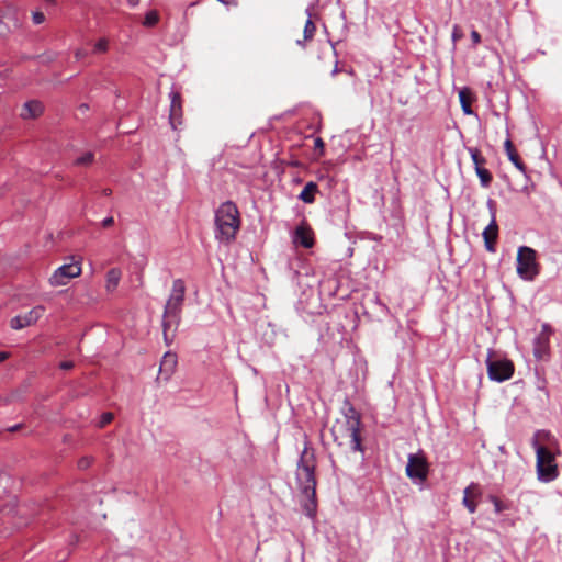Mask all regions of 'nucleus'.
Segmentation results:
<instances>
[{"label": "nucleus", "instance_id": "nucleus-1", "mask_svg": "<svg viewBox=\"0 0 562 562\" xmlns=\"http://www.w3.org/2000/svg\"><path fill=\"white\" fill-rule=\"evenodd\" d=\"M316 458L313 449H310L305 441L296 464L295 480L301 494L305 497L302 508L305 515L314 518L317 509L316 501Z\"/></svg>", "mask_w": 562, "mask_h": 562}, {"label": "nucleus", "instance_id": "nucleus-2", "mask_svg": "<svg viewBox=\"0 0 562 562\" xmlns=\"http://www.w3.org/2000/svg\"><path fill=\"white\" fill-rule=\"evenodd\" d=\"M341 414L345 417V422L342 424H339L337 422V424L334 425L331 428L334 441L338 446H342V439L345 437H348L350 438L351 450L355 452H362L363 448L361 443V417L348 398L344 401Z\"/></svg>", "mask_w": 562, "mask_h": 562}, {"label": "nucleus", "instance_id": "nucleus-3", "mask_svg": "<svg viewBox=\"0 0 562 562\" xmlns=\"http://www.w3.org/2000/svg\"><path fill=\"white\" fill-rule=\"evenodd\" d=\"M215 237L221 243H231L235 239L240 227L239 211L237 206L227 201L222 203L215 212Z\"/></svg>", "mask_w": 562, "mask_h": 562}, {"label": "nucleus", "instance_id": "nucleus-4", "mask_svg": "<svg viewBox=\"0 0 562 562\" xmlns=\"http://www.w3.org/2000/svg\"><path fill=\"white\" fill-rule=\"evenodd\" d=\"M531 446L537 457L538 480L544 483L554 481L559 475L558 467L554 463V454L541 443L531 442Z\"/></svg>", "mask_w": 562, "mask_h": 562}, {"label": "nucleus", "instance_id": "nucleus-5", "mask_svg": "<svg viewBox=\"0 0 562 562\" xmlns=\"http://www.w3.org/2000/svg\"><path fill=\"white\" fill-rule=\"evenodd\" d=\"M537 252L530 247L521 246L517 254V273L527 281H532L539 274L536 260Z\"/></svg>", "mask_w": 562, "mask_h": 562}, {"label": "nucleus", "instance_id": "nucleus-6", "mask_svg": "<svg viewBox=\"0 0 562 562\" xmlns=\"http://www.w3.org/2000/svg\"><path fill=\"white\" fill-rule=\"evenodd\" d=\"M406 475L415 483H423L427 480L429 467L424 454L409 453L406 464Z\"/></svg>", "mask_w": 562, "mask_h": 562}, {"label": "nucleus", "instance_id": "nucleus-7", "mask_svg": "<svg viewBox=\"0 0 562 562\" xmlns=\"http://www.w3.org/2000/svg\"><path fill=\"white\" fill-rule=\"evenodd\" d=\"M487 374L492 381L504 382L514 374V364L508 359H492L488 356L486 360Z\"/></svg>", "mask_w": 562, "mask_h": 562}, {"label": "nucleus", "instance_id": "nucleus-8", "mask_svg": "<svg viewBox=\"0 0 562 562\" xmlns=\"http://www.w3.org/2000/svg\"><path fill=\"white\" fill-rule=\"evenodd\" d=\"M81 267L78 262L65 263L57 268L49 278V283L53 286H60L67 284V282L80 276Z\"/></svg>", "mask_w": 562, "mask_h": 562}, {"label": "nucleus", "instance_id": "nucleus-9", "mask_svg": "<svg viewBox=\"0 0 562 562\" xmlns=\"http://www.w3.org/2000/svg\"><path fill=\"white\" fill-rule=\"evenodd\" d=\"M184 294H186V285L182 279H176L172 282V289L171 293L169 295V299L167 300V303L165 307H167L168 313L171 312L172 315L176 313H181L182 305L184 301Z\"/></svg>", "mask_w": 562, "mask_h": 562}, {"label": "nucleus", "instance_id": "nucleus-10", "mask_svg": "<svg viewBox=\"0 0 562 562\" xmlns=\"http://www.w3.org/2000/svg\"><path fill=\"white\" fill-rule=\"evenodd\" d=\"M181 313H176L175 315L168 313L167 307L164 310L162 315V334L164 340L166 345H171L175 338V333L180 324Z\"/></svg>", "mask_w": 562, "mask_h": 562}, {"label": "nucleus", "instance_id": "nucleus-11", "mask_svg": "<svg viewBox=\"0 0 562 562\" xmlns=\"http://www.w3.org/2000/svg\"><path fill=\"white\" fill-rule=\"evenodd\" d=\"M45 308L42 305L35 306L24 315L13 317L10 325L13 329H22L36 323L44 314Z\"/></svg>", "mask_w": 562, "mask_h": 562}, {"label": "nucleus", "instance_id": "nucleus-12", "mask_svg": "<svg viewBox=\"0 0 562 562\" xmlns=\"http://www.w3.org/2000/svg\"><path fill=\"white\" fill-rule=\"evenodd\" d=\"M177 355L173 352H166L160 361L158 379L168 381L177 367Z\"/></svg>", "mask_w": 562, "mask_h": 562}, {"label": "nucleus", "instance_id": "nucleus-13", "mask_svg": "<svg viewBox=\"0 0 562 562\" xmlns=\"http://www.w3.org/2000/svg\"><path fill=\"white\" fill-rule=\"evenodd\" d=\"M170 113H169V121L172 126V128L177 127V124L181 123V95L177 91H171L170 94Z\"/></svg>", "mask_w": 562, "mask_h": 562}, {"label": "nucleus", "instance_id": "nucleus-14", "mask_svg": "<svg viewBox=\"0 0 562 562\" xmlns=\"http://www.w3.org/2000/svg\"><path fill=\"white\" fill-rule=\"evenodd\" d=\"M498 236V225L496 223L495 213H492V220L490 224L483 231V238L485 243V248L487 251H495V243Z\"/></svg>", "mask_w": 562, "mask_h": 562}, {"label": "nucleus", "instance_id": "nucleus-15", "mask_svg": "<svg viewBox=\"0 0 562 562\" xmlns=\"http://www.w3.org/2000/svg\"><path fill=\"white\" fill-rule=\"evenodd\" d=\"M549 334L540 333L533 340V356L539 360L546 359L549 356Z\"/></svg>", "mask_w": 562, "mask_h": 562}, {"label": "nucleus", "instance_id": "nucleus-16", "mask_svg": "<svg viewBox=\"0 0 562 562\" xmlns=\"http://www.w3.org/2000/svg\"><path fill=\"white\" fill-rule=\"evenodd\" d=\"M43 111L44 105L42 104V102L37 100H31L23 104L21 117L24 120L36 119L43 113Z\"/></svg>", "mask_w": 562, "mask_h": 562}, {"label": "nucleus", "instance_id": "nucleus-17", "mask_svg": "<svg viewBox=\"0 0 562 562\" xmlns=\"http://www.w3.org/2000/svg\"><path fill=\"white\" fill-rule=\"evenodd\" d=\"M504 148H505V151L507 154V157L509 159L510 162H513V165L524 175H526L527 172V167L526 165L522 162V160L520 159V157L518 156V154L516 153L514 146H513V143L510 139H506L505 143H504Z\"/></svg>", "mask_w": 562, "mask_h": 562}, {"label": "nucleus", "instance_id": "nucleus-18", "mask_svg": "<svg viewBox=\"0 0 562 562\" xmlns=\"http://www.w3.org/2000/svg\"><path fill=\"white\" fill-rule=\"evenodd\" d=\"M293 239L295 244H299L304 248H311L314 243L311 231L304 226H297L295 228Z\"/></svg>", "mask_w": 562, "mask_h": 562}, {"label": "nucleus", "instance_id": "nucleus-19", "mask_svg": "<svg viewBox=\"0 0 562 562\" xmlns=\"http://www.w3.org/2000/svg\"><path fill=\"white\" fill-rule=\"evenodd\" d=\"M473 94L469 88L464 87L459 91V101L461 104V109L465 115L474 114L471 108V102L473 101Z\"/></svg>", "mask_w": 562, "mask_h": 562}, {"label": "nucleus", "instance_id": "nucleus-20", "mask_svg": "<svg viewBox=\"0 0 562 562\" xmlns=\"http://www.w3.org/2000/svg\"><path fill=\"white\" fill-rule=\"evenodd\" d=\"M318 191V186L310 181L305 184L304 189L301 191L299 199L304 203H313L315 201V193Z\"/></svg>", "mask_w": 562, "mask_h": 562}, {"label": "nucleus", "instance_id": "nucleus-21", "mask_svg": "<svg viewBox=\"0 0 562 562\" xmlns=\"http://www.w3.org/2000/svg\"><path fill=\"white\" fill-rule=\"evenodd\" d=\"M122 272L117 268H112L106 272V291L112 292L116 289L119 285V282L121 280Z\"/></svg>", "mask_w": 562, "mask_h": 562}, {"label": "nucleus", "instance_id": "nucleus-22", "mask_svg": "<svg viewBox=\"0 0 562 562\" xmlns=\"http://www.w3.org/2000/svg\"><path fill=\"white\" fill-rule=\"evenodd\" d=\"M475 173L480 179V183L483 188H488L493 180L492 173L483 167L475 168Z\"/></svg>", "mask_w": 562, "mask_h": 562}, {"label": "nucleus", "instance_id": "nucleus-23", "mask_svg": "<svg viewBox=\"0 0 562 562\" xmlns=\"http://www.w3.org/2000/svg\"><path fill=\"white\" fill-rule=\"evenodd\" d=\"M94 162V153L86 151L74 160V165L88 167Z\"/></svg>", "mask_w": 562, "mask_h": 562}, {"label": "nucleus", "instance_id": "nucleus-24", "mask_svg": "<svg viewBox=\"0 0 562 562\" xmlns=\"http://www.w3.org/2000/svg\"><path fill=\"white\" fill-rule=\"evenodd\" d=\"M474 486H475L474 484H471L468 487H465L464 492H463L464 496H463V499H462V504L467 507V509L470 513H475V510H476V503L470 498L471 488L474 487Z\"/></svg>", "mask_w": 562, "mask_h": 562}, {"label": "nucleus", "instance_id": "nucleus-25", "mask_svg": "<svg viewBox=\"0 0 562 562\" xmlns=\"http://www.w3.org/2000/svg\"><path fill=\"white\" fill-rule=\"evenodd\" d=\"M468 151L471 156V159L474 165V169L477 167H482L486 162V159L481 155L480 150L475 147H469Z\"/></svg>", "mask_w": 562, "mask_h": 562}, {"label": "nucleus", "instance_id": "nucleus-26", "mask_svg": "<svg viewBox=\"0 0 562 562\" xmlns=\"http://www.w3.org/2000/svg\"><path fill=\"white\" fill-rule=\"evenodd\" d=\"M553 440V437L548 430H537L532 437L531 442L540 443L541 441L550 443Z\"/></svg>", "mask_w": 562, "mask_h": 562}, {"label": "nucleus", "instance_id": "nucleus-27", "mask_svg": "<svg viewBox=\"0 0 562 562\" xmlns=\"http://www.w3.org/2000/svg\"><path fill=\"white\" fill-rule=\"evenodd\" d=\"M109 50V40L106 37L99 38L92 48V53L95 55L104 54Z\"/></svg>", "mask_w": 562, "mask_h": 562}, {"label": "nucleus", "instance_id": "nucleus-28", "mask_svg": "<svg viewBox=\"0 0 562 562\" xmlns=\"http://www.w3.org/2000/svg\"><path fill=\"white\" fill-rule=\"evenodd\" d=\"M315 32H316V26H315L314 22L311 19V14L308 13V19L305 22L304 32H303L304 41L312 40L314 37V35H315Z\"/></svg>", "mask_w": 562, "mask_h": 562}, {"label": "nucleus", "instance_id": "nucleus-29", "mask_svg": "<svg viewBox=\"0 0 562 562\" xmlns=\"http://www.w3.org/2000/svg\"><path fill=\"white\" fill-rule=\"evenodd\" d=\"M159 21V14L156 10L148 11L143 21L144 26L151 27Z\"/></svg>", "mask_w": 562, "mask_h": 562}, {"label": "nucleus", "instance_id": "nucleus-30", "mask_svg": "<svg viewBox=\"0 0 562 562\" xmlns=\"http://www.w3.org/2000/svg\"><path fill=\"white\" fill-rule=\"evenodd\" d=\"M113 419V414L112 413H103L101 415V418H100V422H99V426L100 427H104L105 425L110 424Z\"/></svg>", "mask_w": 562, "mask_h": 562}, {"label": "nucleus", "instance_id": "nucleus-31", "mask_svg": "<svg viewBox=\"0 0 562 562\" xmlns=\"http://www.w3.org/2000/svg\"><path fill=\"white\" fill-rule=\"evenodd\" d=\"M462 36L463 33L461 29L458 25H454L451 34L452 42L456 44L458 41L462 38Z\"/></svg>", "mask_w": 562, "mask_h": 562}, {"label": "nucleus", "instance_id": "nucleus-32", "mask_svg": "<svg viewBox=\"0 0 562 562\" xmlns=\"http://www.w3.org/2000/svg\"><path fill=\"white\" fill-rule=\"evenodd\" d=\"M92 463V459L90 457H83L78 461V468L81 470L88 469Z\"/></svg>", "mask_w": 562, "mask_h": 562}, {"label": "nucleus", "instance_id": "nucleus-33", "mask_svg": "<svg viewBox=\"0 0 562 562\" xmlns=\"http://www.w3.org/2000/svg\"><path fill=\"white\" fill-rule=\"evenodd\" d=\"M32 19L35 24H41L45 21V15L43 12L35 11L32 14Z\"/></svg>", "mask_w": 562, "mask_h": 562}, {"label": "nucleus", "instance_id": "nucleus-34", "mask_svg": "<svg viewBox=\"0 0 562 562\" xmlns=\"http://www.w3.org/2000/svg\"><path fill=\"white\" fill-rule=\"evenodd\" d=\"M88 50L83 49V48H78L75 50V58L76 60L80 61L82 59H85L87 56H88Z\"/></svg>", "mask_w": 562, "mask_h": 562}, {"label": "nucleus", "instance_id": "nucleus-35", "mask_svg": "<svg viewBox=\"0 0 562 562\" xmlns=\"http://www.w3.org/2000/svg\"><path fill=\"white\" fill-rule=\"evenodd\" d=\"M492 502L494 505L495 513L499 514L504 510V506L497 497H492Z\"/></svg>", "mask_w": 562, "mask_h": 562}, {"label": "nucleus", "instance_id": "nucleus-36", "mask_svg": "<svg viewBox=\"0 0 562 562\" xmlns=\"http://www.w3.org/2000/svg\"><path fill=\"white\" fill-rule=\"evenodd\" d=\"M324 146H325V144H324V142H323V139L321 137L315 138V140H314V148L315 149H319V155H323Z\"/></svg>", "mask_w": 562, "mask_h": 562}, {"label": "nucleus", "instance_id": "nucleus-37", "mask_svg": "<svg viewBox=\"0 0 562 562\" xmlns=\"http://www.w3.org/2000/svg\"><path fill=\"white\" fill-rule=\"evenodd\" d=\"M471 40L473 42L474 45H477L481 43V35L477 31L475 30H472L471 32Z\"/></svg>", "mask_w": 562, "mask_h": 562}, {"label": "nucleus", "instance_id": "nucleus-38", "mask_svg": "<svg viewBox=\"0 0 562 562\" xmlns=\"http://www.w3.org/2000/svg\"><path fill=\"white\" fill-rule=\"evenodd\" d=\"M101 224L104 228L110 227L114 224V218L112 216H108L102 221Z\"/></svg>", "mask_w": 562, "mask_h": 562}, {"label": "nucleus", "instance_id": "nucleus-39", "mask_svg": "<svg viewBox=\"0 0 562 562\" xmlns=\"http://www.w3.org/2000/svg\"><path fill=\"white\" fill-rule=\"evenodd\" d=\"M60 369L63 370H70L74 368V362L72 361H63L60 364H59Z\"/></svg>", "mask_w": 562, "mask_h": 562}, {"label": "nucleus", "instance_id": "nucleus-40", "mask_svg": "<svg viewBox=\"0 0 562 562\" xmlns=\"http://www.w3.org/2000/svg\"><path fill=\"white\" fill-rule=\"evenodd\" d=\"M541 333L549 334V336H550L552 333L551 327L548 324H543Z\"/></svg>", "mask_w": 562, "mask_h": 562}, {"label": "nucleus", "instance_id": "nucleus-41", "mask_svg": "<svg viewBox=\"0 0 562 562\" xmlns=\"http://www.w3.org/2000/svg\"><path fill=\"white\" fill-rule=\"evenodd\" d=\"M9 357V353L5 351H0V363L7 360Z\"/></svg>", "mask_w": 562, "mask_h": 562}, {"label": "nucleus", "instance_id": "nucleus-42", "mask_svg": "<svg viewBox=\"0 0 562 562\" xmlns=\"http://www.w3.org/2000/svg\"><path fill=\"white\" fill-rule=\"evenodd\" d=\"M127 3L131 8H135L138 5L139 0H127Z\"/></svg>", "mask_w": 562, "mask_h": 562}, {"label": "nucleus", "instance_id": "nucleus-43", "mask_svg": "<svg viewBox=\"0 0 562 562\" xmlns=\"http://www.w3.org/2000/svg\"><path fill=\"white\" fill-rule=\"evenodd\" d=\"M218 2L223 3V4H226V5H229L232 4L233 2H235V0H217Z\"/></svg>", "mask_w": 562, "mask_h": 562}, {"label": "nucleus", "instance_id": "nucleus-44", "mask_svg": "<svg viewBox=\"0 0 562 562\" xmlns=\"http://www.w3.org/2000/svg\"><path fill=\"white\" fill-rule=\"evenodd\" d=\"M111 193H112V190H111V189H104V190L102 191V194H103L104 196H109V195H111Z\"/></svg>", "mask_w": 562, "mask_h": 562}, {"label": "nucleus", "instance_id": "nucleus-45", "mask_svg": "<svg viewBox=\"0 0 562 562\" xmlns=\"http://www.w3.org/2000/svg\"><path fill=\"white\" fill-rule=\"evenodd\" d=\"M20 427H21L20 425H15V426H13V427L9 428V430H10V431H15V430H18Z\"/></svg>", "mask_w": 562, "mask_h": 562}, {"label": "nucleus", "instance_id": "nucleus-46", "mask_svg": "<svg viewBox=\"0 0 562 562\" xmlns=\"http://www.w3.org/2000/svg\"><path fill=\"white\" fill-rule=\"evenodd\" d=\"M337 72H338V67L336 65L335 68L333 69V71H331V75L335 76Z\"/></svg>", "mask_w": 562, "mask_h": 562}, {"label": "nucleus", "instance_id": "nucleus-47", "mask_svg": "<svg viewBox=\"0 0 562 562\" xmlns=\"http://www.w3.org/2000/svg\"><path fill=\"white\" fill-rule=\"evenodd\" d=\"M542 391H544V394L547 397H549V392L544 387H540Z\"/></svg>", "mask_w": 562, "mask_h": 562}, {"label": "nucleus", "instance_id": "nucleus-48", "mask_svg": "<svg viewBox=\"0 0 562 562\" xmlns=\"http://www.w3.org/2000/svg\"><path fill=\"white\" fill-rule=\"evenodd\" d=\"M80 109L86 110V109H88V105H87V104H82V105L80 106Z\"/></svg>", "mask_w": 562, "mask_h": 562}, {"label": "nucleus", "instance_id": "nucleus-49", "mask_svg": "<svg viewBox=\"0 0 562 562\" xmlns=\"http://www.w3.org/2000/svg\"><path fill=\"white\" fill-rule=\"evenodd\" d=\"M296 43H297L299 45H302V43H303V42H302L301 40H297V41H296Z\"/></svg>", "mask_w": 562, "mask_h": 562}]
</instances>
